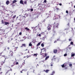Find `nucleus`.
I'll return each mask as SVG.
<instances>
[{
    "mask_svg": "<svg viewBox=\"0 0 75 75\" xmlns=\"http://www.w3.org/2000/svg\"><path fill=\"white\" fill-rule=\"evenodd\" d=\"M20 4H23V6H24V5H27V1H24V3H23V0H21L20 1Z\"/></svg>",
    "mask_w": 75,
    "mask_h": 75,
    "instance_id": "obj_1",
    "label": "nucleus"
},
{
    "mask_svg": "<svg viewBox=\"0 0 75 75\" xmlns=\"http://www.w3.org/2000/svg\"><path fill=\"white\" fill-rule=\"evenodd\" d=\"M58 25H59V23H58L55 24L54 26V28H58Z\"/></svg>",
    "mask_w": 75,
    "mask_h": 75,
    "instance_id": "obj_2",
    "label": "nucleus"
},
{
    "mask_svg": "<svg viewBox=\"0 0 75 75\" xmlns=\"http://www.w3.org/2000/svg\"><path fill=\"white\" fill-rule=\"evenodd\" d=\"M52 27V25H51L50 24H49V25L47 26V30L48 31H50V30H51V28Z\"/></svg>",
    "mask_w": 75,
    "mask_h": 75,
    "instance_id": "obj_3",
    "label": "nucleus"
},
{
    "mask_svg": "<svg viewBox=\"0 0 75 75\" xmlns=\"http://www.w3.org/2000/svg\"><path fill=\"white\" fill-rule=\"evenodd\" d=\"M9 68H10V69L8 70V71L6 73V74H8V75H10V71H12V69H11V68L10 67H9Z\"/></svg>",
    "mask_w": 75,
    "mask_h": 75,
    "instance_id": "obj_4",
    "label": "nucleus"
},
{
    "mask_svg": "<svg viewBox=\"0 0 75 75\" xmlns=\"http://www.w3.org/2000/svg\"><path fill=\"white\" fill-rule=\"evenodd\" d=\"M9 54H10V56L11 57H13V51H11L9 52Z\"/></svg>",
    "mask_w": 75,
    "mask_h": 75,
    "instance_id": "obj_5",
    "label": "nucleus"
},
{
    "mask_svg": "<svg viewBox=\"0 0 75 75\" xmlns=\"http://www.w3.org/2000/svg\"><path fill=\"white\" fill-rule=\"evenodd\" d=\"M3 33H4V31H3V30H0V35L3 34Z\"/></svg>",
    "mask_w": 75,
    "mask_h": 75,
    "instance_id": "obj_6",
    "label": "nucleus"
},
{
    "mask_svg": "<svg viewBox=\"0 0 75 75\" xmlns=\"http://www.w3.org/2000/svg\"><path fill=\"white\" fill-rule=\"evenodd\" d=\"M23 47H26V44H22V45L21 46V48H23Z\"/></svg>",
    "mask_w": 75,
    "mask_h": 75,
    "instance_id": "obj_7",
    "label": "nucleus"
},
{
    "mask_svg": "<svg viewBox=\"0 0 75 75\" xmlns=\"http://www.w3.org/2000/svg\"><path fill=\"white\" fill-rule=\"evenodd\" d=\"M38 55V53H36V54H32L31 55H33V57H37Z\"/></svg>",
    "mask_w": 75,
    "mask_h": 75,
    "instance_id": "obj_8",
    "label": "nucleus"
},
{
    "mask_svg": "<svg viewBox=\"0 0 75 75\" xmlns=\"http://www.w3.org/2000/svg\"><path fill=\"white\" fill-rule=\"evenodd\" d=\"M15 65H16V62H15L13 63V64L11 66V67H13V66H14Z\"/></svg>",
    "mask_w": 75,
    "mask_h": 75,
    "instance_id": "obj_9",
    "label": "nucleus"
},
{
    "mask_svg": "<svg viewBox=\"0 0 75 75\" xmlns=\"http://www.w3.org/2000/svg\"><path fill=\"white\" fill-rule=\"evenodd\" d=\"M25 30H27L28 31H31V30H30V29L28 28V27H26L25 28Z\"/></svg>",
    "mask_w": 75,
    "mask_h": 75,
    "instance_id": "obj_10",
    "label": "nucleus"
},
{
    "mask_svg": "<svg viewBox=\"0 0 75 75\" xmlns=\"http://www.w3.org/2000/svg\"><path fill=\"white\" fill-rule=\"evenodd\" d=\"M12 49H14V51H16L17 50V49L16 48V47H15V46H13L12 47Z\"/></svg>",
    "mask_w": 75,
    "mask_h": 75,
    "instance_id": "obj_11",
    "label": "nucleus"
},
{
    "mask_svg": "<svg viewBox=\"0 0 75 75\" xmlns=\"http://www.w3.org/2000/svg\"><path fill=\"white\" fill-rule=\"evenodd\" d=\"M54 16H55V17H56L55 18H56V19H58V17H59V15H58L56 14H55L54 15Z\"/></svg>",
    "mask_w": 75,
    "mask_h": 75,
    "instance_id": "obj_12",
    "label": "nucleus"
},
{
    "mask_svg": "<svg viewBox=\"0 0 75 75\" xmlns=\"http://www.w3.org/2000/svg\"><path fill=\"white\" fill-rule=\"evenodd\" d=\"M54 53L55 54H57V50H53Z\"/></svg>",
    "mask_w": 75,
    "mask_h": 75,
    "instance_id": "obj_13",
    "label": "nucleus"
},
{
    "mask_svg": "<svg viewBox=\"0 0 75 75\" xmlns=\"http://www.w3.org/2000/svg\"><path fill=\"white\" fill-rule=\"evenodd\" d=\"M49 71H50V70H44V71L46 73H48V72Z\"/></svg>",
    "mask_w": 75,
    "mask_h": 75,
    "instance_id": "obj_14",
    "label": "nucleus"
},
{
    "mask_svg": "<svg viewBox=\"0 0 75 75\" xmlns=\"http://www.w3.org/2000/svg\"><path fill=\"white\" fill-rule=\"evenodd\" d=\"M9 3H10V1H9L7 0L6 2V4L7 5H8L9 4Z\"/></svg>",
    "mask_w": 75,
    "mask_h": 75,
    "instance_id": "obj_15",
    "label": "nucleus"
},
{
    "mask_svg": "<svg viewBox=\"0 0 75 75\" xmlns=\"http://www.w3.org/2000/svg\"><path fill=\"white\" fill-rule=\"evenodd\" d=\"M4 23L5 25H7V24H9V23L8 22H6V21L4 22Z\"/></svg>",
    "mask_w": 75,
    "mask_h": 75,
    "instance_id": "obj_16",
    "label": "nucleus"
},
{
    "mask_svg": "<svg viewBox=\"0 0 75 75\" xmlns=\"http://www.w3.org/2000/svg\"><path fill=\"white\" fill-rule=\"evenodd\" d=\"M18 67H19V68H22V67H23V66L22 65V64H19L18 65Z\"/></svg>",
    "mask_w": 75,
    "mask_h": 75,
    "instance_id": "obj_17",
    "label": "nucleus"
},
{
    "mask_svg": "<svg viewBox=\"0 0 75 75\" xmlns=\"http://www.w3.org/2000/svg\"><path fill=\"white\" fill-rule=\"evenodd\" d=\"M27 57V58H28L29 57H31V55H29V56L27 55V56H26V57H24V58H25V57Z\"/></svg>",
    "mask_w": 75,
    "mask_h": 75,
    "instance_id": "obj_18",
    "label": "nucleus"
},
{
    "mask_svg": "<svg viewBox=\"0 0 75 75\" xmlns=\"http://www.w3.org/2000/svg\"><path fill=\"white\" fill-rule=\"evenodd\" d=\"M41 21H42V23H43V22H45V19H43Z\"/></svg>",
    "mask_w": 75,
    "mask_h": 75,
    "instance_id": "obj_19",
    "label": "nucleus"
},
{
    "mask_svg": "<svg viewBox=\"0 0 75 75\" xmlns=\"http://www.w3.org/2000/svg\"><path fill=\"white\" fill-rule=\"evenodd\" d=\"M40 44H41V42H40L39 43H38L37 45V47H38V46H39V45H40Z\"/></svg>",
    "mask_w": 75,
    "mask_h": 75,
    "instance_id": "obj_20",
    "label": "nucleus"
},
{
    "mask_svg": "<svg viewBox=\"0 0 75 75\" xmlns=\"http://www.w3.org/2000/svg\"><path fill=\"white\" fill-rule=\"evenodd\" d=\"M16 2H17V1L15 0L13 1L12 4H13V3H16Z\"/></svg>",
    "mask_w": 75,
    "mask_h": 75,
    "instance_id": "obj_21",
    "label": "nucleus"
},
{
    "mask_svg": "<svg viewBox=\"0 0 75 75\" xmlns=\"http://www.w3.org/2000/svg\"><path fill=\"white\" fill-rule=\"evenodd\" d=\"M75 54H72L71 55V57H74L75 56Z\"/></svg>",
    "mask_w": 75,
    "mask_h": 75,
    "instance_id": "obj_22",
    "label": "nucleus"
},
{
    "mask_svg": "<svg viewBox=\"0 0 75 75\" xmlns=\"http://www.w3.org/2000/svg\"><path fill=\"white\" fill-rule=\"evenodd\" d=\"M16 15H15L12 18L13 19L14 18H16Z\"/></svg>",
    "mask_w": 75,
    "mask_h": 75,
    "instance_id": "obj_23",
    "label": "nucleus"
},
{
    "mask_svg": "<svg viewBox=\"0 0 75 75\" xmlns=\"http://www.w3.org/2000/svg\"><path fill=\"white\" fill-rule=\"evenodd\" d=\"M48 58H49V56L46 57L45 59V60H47V59H48Z\"/></svg>",
    "mask_w": 75,
    "mask_h": 75,
    "instance_id": "obj_24",
    "label": "nucleus"
},
{
    "mask_svg": "<svg viewBox=\"0 0 75 75\" xmlns=\"http://www.w3.org/2000/svg\"><path fill=\"white\" fill-rule=\"evenodd\" d=\"M29 46H32V44H31V42H30V43H29Z\"/></svg>",
    "mask_w": 75,
    "mask_h": 75,
    "instance_id": "obj_25",
    "label": "nucleus"
},
{
    "mask_svg": "<svg viewBox=\"0 0 75 75\" xmlns=\"http://www.w3.org/2000/svg\"><path fill=\"white\" fill-rule=\"evenodd\" d=\"M45 56H44V57H45L47 56V55H48V54L47 53H45Z\"/></svg>",
    "mask_w": 75,
    "mask_h": 75,
    "instance_id": "obj_26",
    "label": "nucleus"
},
{
    "mask_svg": "<svg viewBox=\"0 0 75 75\" xmlns=\"http://www.w3.org/2000/svg\"><path fill=\"white\" fill-rule=\"evenodd\" d=\"M1 22V24H4V21H3V20H2Z\"/></svg>",
    "mask_w": 75,
    "mask_h": 75,
    "instance_id": "obj_27",
    "label": "nucleus"
},
{
    "mask_svg": "<svg viewBox=\"0 0 75 75\" xmlns=\"http://www.w3.org/2000/svg\"><path fill=\"white\" fill-rule=\"evenodd\" d=\"M64 67H66V66H67V63H65L64 64Z\"/></svg>",
    "mask_w": 75,
    "mask_h": 75,
    "instance_id": "obj_28",
    "label": "nucleus"
},
{
    "mask_svg": "<svg viewBox=\"0 0 75 75\" xmlns=\"http://www.w3.org/2000/svg\"><path fill=\"white\" fill-rule=\"evenodd\" d=\"M62 68H64V67H65L64 64H63L62 65Z\"/></svg>",
    "mask_w": 75,
    "mask_h": 75,
    "instance_id": "obj_29",
    "label": "nucleus"
},
{
    "mask_svg": "<svg viewBox=\"0 0 75 75\" xmlns=\"http://www.w3.org/2000/svg\"><path fill=\"white\" fill-rule=\"evenodd\" d=\"M41 45L42 46V47H44V44L42 43L41 44Z\"/></svg>",
    "mask_w": 75,
    "mask_h": 75,
    "instance_id": "obj_30",
    "label": "nucleus"
},
{
    "mask_svg": "<svg viewBox=\"0 0 75 75\" xmlns=\"http://www.w3.org/2000/svg\"><path fill=\"white\" fill-rule=\"evenodd\" d=\"M42 50H44L45 51H46L47 50V49H46V48H43L42 49Z\"/></svg>",
    "mask_w": 75,
    "mask_h": 75,
    "instance_id": "obj_31",
    "label": "nucleus"
},
{
    "mask_svg": "<svg viewBox=\"0 0 75 75\" xmlns=\"http://www.w3.org/2000/svg\"><path fill=\"white\" fill-rule=\"evenodd\" d=\"M74 44V42H71L70 43V44H71V45H73V44Z\"/></svg>",
    "mask_w": 75,
    "mask_h": 75,
    "instance_id": "obj_32",
    "label": "nucleus"
},
{
    "mask_svg": "<svg viewBox=\"0 0 75 75\" xmlns=\"http://www.w3.org/2000/svg\"><path fill=\"white\" fill-rule=\"evenodd\" d=\"M43 3H47V0H44Z\"/></svg>",
    "mask_w": 75,
    "mask_h": 75,
    "instance_id": "obj_33",
    "label": "nucleus"
},
{
    "mask_svg": "<svg viewBox=\"0 0 75 75\" xmlns=\"http://www.w3.org/2000/svg\"><path fill=\"white\" fill-rule=\"evenodd\" d=\"M47 37V36H45V37H43V38L44 39V40H45V38H46Z\"/></svg>",
    "mask_w": 75,
    "mask_h": 75,
    "instance_id": "obj_34",
    "label": "nucleus"
},
{
    "mask_svg": "<svg viewBox=\"0 0 75 75\" xmlns=\"http://www.w3.org/2000/svg\"><path fill=\"white\" fill-rule=\"evenodd\" d=\"M2 44H3V43L1 42H0V46H1V45H2Z\"/></svg>",
    "mask_w": 75,
    "mask_h": 75,
    "instance_id": "obj_35",
    "label": "nucleus"
},
{
    "mask_svg": "<svg viewBox=\"0 0 75 75\" xmlns=\"http://www.w3.org/2000/svg\"><path fill=\"white\" fill-rule=\"evenodd\" d=\"M16 65H18V62H16Z\"/></svg>",
    "mask_w": 75,
    "mask_h": 75,
    "instance_id": "obj_36",
    "label": "nucleus"
},
{
    "mask_svg": "<svg viewBox=\"0 0 75 75\" xmlns=\"http://www.w3.org/2000/svg\"><path fill=\"white\" fill-rule=\"evenodd\" d=\"M19 35H21V34H22V33L21 32H20L19 33Z\"/></svg>",
    "mask_w": 75,
    "mask_h": 75,
    "instance_id": "obj_37",
    "label": "nucleus"
},
{
    "mask_svg": "<svg viewBox=\"0 0 75 75\" xmlns=\"http://www.w3.org/2000/svg\"><path fill=\"white\" fill-rule=\"evenodd\" d=\"M56 9L57 10H59V9L58 8H56Z\"/></svg>",
    "mask_w": 75,
    "mask_h": 75,
    "instance_id": "obj_38",
    "label": "nucleus"
},
{
    "mask_svg": "<svg viewBox=\"0 0 75 75\" xmlns=\"http://www.w3.org/2000/svg\"><path fill=\"white\" fill-rule=\"evenodd\" d=\"M67 54H64V57H66V56H67Z\"/></svg>",
    "mask_w": 75,
    "mask_h": 75,
    "instance_id": "obj_39",
    "label": "nucleus"
},
{
    "mask_svg": "<svg viewBox=\"0 0 75 75\" xmlns=\"http://www.w3.org/2000/svg\"><path fill=\"white\" fill-rule=\"evenodd\" d=\"M72 65V64H69V66H70V67H71Z\"/></svg>",
    "mask_w": 75,
    "mask_h": 75,
    "instance_id": "obj_40",
    "label": "nucleus"
},
{
    "mask_svg": "<svg viewBox=\"0 0 75 75\" xmlns=\"http://www.w3.org/2000/svg\"><path fill=\"white\" fill-rule=\"evenodd\" d=\"M52 74H53V75H54V74H55V71H53L52 73Z\"/></svg>",
    "mask_w": 75,
    "mask_h": 75,
    "instance_id": "obj_41",
    "label": "nucleus"
},
{
    "mask_svg": "<svg viewBox=\"0 0 75 75\" xmlns=\"http://www.w3.org/2000/svg\"><path fill=\"white\" fill-rule=\"evenodd\" d=\"M38 35L39 37H41V34H39Z\"/></svg>",
    "mask_w": 75,
    "mask_h": 75,
    "instance_id": "obj_42",
    "label": "nucleus"
},
{
    "mask_svg": "<svg viewBox=\"0 0 75 75\" xmlns=\"http://www.w3.org/2000/svg\"><path fill=\"white\" fill-rule=\"evenodd\" d=\"M30 10H31V11H33V8L31 9Z\"/></svg>",
    "mask_w": 75,
    "mask_h": 75,
    "instance_id": "obj_43",
    "label": "nucleus"
},
{
    "mask_svg": "<svg viewBox=\"0 0 75 75\" xmlns=\"http://www.w3.org/2000/svg\"><path fill=\"white\" fill-rule=\"evenodd\" d=\"M66 13H67V14L68 13V11L67 10L66 11Z\"/></svg>",
    "mask_w": 75,
    "mask_h": 75,
    "instance_id": "obj_44",
    "label": "nucleus"
},
{
    "mask_svg": "<svg viewBox=\"0 0 75 75\" xmlns=\"http://www.w3.org/2000/svg\"><path fill=\"white\" fill-rule=\"evenodd\" d=\"M25 64V62H23V63H22V65H24Z\"/></svg>",
    "mask_w": 75,
    "mask_h": 75,
    "instance_id": "obj_45",
    "label": "nucleus"
},
{
    "mask_svg": "<svg viewBox=\"0 0 75 75\" xmlns=\"http://www.w3.org/2000/svg\"><path fill=\"white\" fill-rule=\"evenodd\" d=\"M7 42L8 43L9 42H10V40H8L7 41Z\"/></svg>",
    "mask_w": 75,
    "mask_h": 75,
    "instance_id": "obj_46",
    "label": "nucleus"
},
{
    "mask_svg": "<svg viewBox=\"0 0 75 75\" xmlns=\"http://www.w3.org/2000/svg\"><path fill=\"white\" fill-rule=\"evenodd\" d=\"M2 57H4L5 58L6 57V56H2Z\"/></svg>",
    "mask_w": 75,
    "mask_h": 75,
    "instance_id": "obj_47",
    "label": "nucleus"
},
{
    "mask_svg": "<svg viewBox=\"0 0 75 75\" xmlns=\"http://www.w3.org/2000/svg\"><path fill=\"white\" fill-rule=\"evenodd\" d=\"M57 42V40H55L54 42V43H55V42Z\"/></svg>",
    "mask_w": 75,
    "mask_h": 75,
    "instance_id": "obj_48",
    "label": "nucleus"
},
{
    "mask_svg": "<svg viewBox=\"0 0 75 75\" xmlns=\"http://www.w3.org/2000/svg\"><path fill=\"white\" fill-rule=\"evenodd\" d=\"M7 58H8L6 56V57H5V59H6Z\"/></svg>",
    "mask_w": 75,
    "mask_h": 75,
    "instance_id": "obj_49",
    "label": "nucleus"
},
{
    "mask_svg": "<svg viewBox=\"0 0 75 75\" xmlns=\"http://www.w3.org/2000/svg\"><path fill=\"white\" fill-rule=\"evenodd\" d=\"M67 25L68 26H69V23H68L67 24Z\"/></svg>",
    "mask_w": 75,
    "mask_h": 75,
    "instance_id": "obj_50",
    "label": "nucleus"
},
{
    "mask_svg": "<svg viewBox=\"0 0 75 75\" xmlns=\"http://www.w3.org/2000/svg\"><path fill=\"white\" fill-rule=\"evenodd\" d=\"M60 40V39H57V41H59Z\"/></svg>",
    "mask_w": 75,
    "mask_h": 75,
    "instance_id": "obj_51",
    "label": "nucleus"
},
{
    "mask_svg": "<svg viewBox=\"0 0 75 75\" xmlns=\"http://www.w3.org/2000/svg\"><path fill=\"white\" fill-rule=\"evenodd\" d=\"M7 49H8V50H9L10 49V48L9 47H8L7 48Z\"/></svg>",
    "mask_w": 75,
    "mask_h": 75,
    "instance_id": "obj_52",
    "label": "nucleus"
},
{
    "mask_svg": "<svg viewBox=\"0 0 75 75\" xmlns=\"http://www.w3.org/2000/svg\"><path fill=\"white\" fill-rule=\"evenodd\" d=\"M41 28H39V30H41Z\"/></svg>",
    "mask_w": 75,
    "mask_h": 75,
    "instance_id": "obj_53",
    "label": "nucleus"
},
{
    "mask_svg": "<svg viewBox=\"0 0 75 75\" xmlns=\"http://www.w3.org/2000/svg\"><path fill=\"white\" fill-rule=\"evenodd\" d=\"M20 72H21V73H23V71H20Z\"/></svg>",
    "mask_w": 75,
    "mask_h": 75,
    "instance_id": "obj_54",
    "label": "nucleus"
},
{
    "mask_svg": "<svg viewBox=\"0 0 75 75\" xmlns=\"http://www.w3.org/2000/svg\"><path fill=\"white\" fill-rule=\"evenodd\" d=\"M59 5H60V6H61L62 5V4H59Z\"/></svg>",
    "mask_w": 75,
    "mask_h": 75,
    "instance_id": "obj_55",
    "label": "nucleus"
},
{
    "mask_svg": "<svg viewBox=\"0 0 75 75\" xmlns=\"http://www.w3.org/2000/svg\"><path fill=\"white\" fill-rule=\"evenodd\" d=\"M50 66L51 67H52V66H53V65H52V64H51Z\"/></svg>",
    "mask_w": 75,
    "mask_h": 75,
    "instance_id": "obj_56",
    "label": "nucleus"
},
{
    "mask_svg": "<svg viewBox=\"0 0 75 75\" xmlns=\"http://www.w3.org/2000/svg\"><path fill=\"white\" fill-rule=\"evenodd\" d=\"M69 41H71V39H69Z\"/></svg>",
    "mask_w": 75,
    "mask_h": 75,
    "instance_id": "obj_57",
    "label": "nucleus"
},
{
    "mask_svg": "<svg viewBox=\"0 0 75 75\" xmlns=\"http://www.w3.org/2000/svg\"><path fill=\"white\" fill-rule=\"evenodd\" d=\"M2 64H4V62H1Z\"/></svg>",
    "mask_w": 75,
    "mask_h": 75,
    "instance_id": "obj_58",
    "label": "nucleus"
},
{
    "mask_svg": "<svg viewBox=\"0 0 75 75\" xmlns=\"http://www.w3.org/2000/svg\"><path fill=\"white\" fill-rule=\"evenodd\" d=\"M1 54H2L1 53H0V56H1Z\"/></svg>",
    "mask_w": 75,
    "mask_h": 75,
    "instance_id": "obj_59",
    "label": "nucleus"
},
{
    "mask_svg": "<svg viewBox=\"0 0 75 75\" xmlns=\"http://www.w3.org/2000/svg\"><path fill=\"white\" fill-rule=\"evenodd\" d=\"M27 74V75H28V72Z\"/></svg>",
    "mask_w": 75,
    "mask_h": 75,
    "instance_id": "obj_60",
    "label": "nucleus"
},
{
    "mask_svg": "<svg viewBox=\"0 0 75 75\" xmlns=\"http://www.w3.org/2000/svg\"><path fill=\"white\" fill-rule=\"evenodd\" d=\"M25 71V69H23L22 70V71Z\"/></svg>",
    "mask_w": 75,
    "mask_h": 75,
    "instance_id": "obj_61",
    "label": "nucleus"
},
{
    "mask_svg": "<svg viewBox=\"0 0 75 75\" xmlns=\"http://www.w3.org/2000/svg\"><path fill=\"white\" fill-rule=\"evenodd\" d=\"M37 66H38H38H39V65H38V64H37Z\"/></svg>",
    "mask_w": 75,
    "mask_h": 75,
    "instance_id": "obj_62",
    "label": "nucleus"
},
{
    "mask_svg": "<svg viewBox=\"0 0 75 75\" xmlns=\"http://www.w3.org/2000/svg\"><path fill=\"white\" fill-rule=\"evenodd\" d=\"M53 75V74H52H52H50V75Z\"/></svg>",
    "mask_w": 75,
    "mask_h": 75,
    "instance_id": "obj_63",
    "label": "nucleus"
},
{
    "mask_svg": "<svg viewBox=\"0 0 75 75\" xmlns=\"http://www.w3.org/2000/svg\"><path fill=\"white\" fill-rule=\"evenodd\" d=\"M38 75H40V74L39 73L38 74Z\"/></svg>",
    "mask_w": 75,
    "mask_h": 75,
    "instance_id": "obj_64",
    "label": "nucleus"
}]
</instances>
